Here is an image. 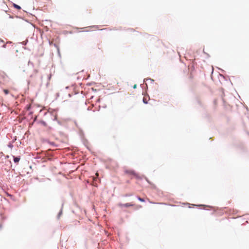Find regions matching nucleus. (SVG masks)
Instances as JSON below:
<instances>
[{
	"label": "nucleus",
	"mask_w": 249,
	"mask_h": 249,
	"mask_svg": "<svg viewBox=\"0 0 249 249\" xmlns=\"http://www.w3.org/2000/svg\"><path fill=\"white\" fill-rule=\"evenodd\" d=\"M20 160L19 157H14V161L15 163H18Z\"/></svg>",
	"instance_id": "20e7f679"
},
{
	"label": "nucleus",
	"mask_w": 249,
	"mask_h": 249,
	"mask_svg": "<svg viewBox=\"0 0 249 249\" xmlns=\"http://www.w3.org/2000/svg\"><path fill=\"white\" fill-rule=\"evenodd\" d=\"M93 179L94 180H95V178L93 177Z\"/></svg>",
	"instance_id": "ddd939ff"
},
{
	"label": "nucleus",
	"mask_w": 249,
	"mask_h": 249,
	"mask_svg": "<svg viewBox=\"0 0 249 249\" xmlns=\"http://www.w3.org/2000/svg\"><path fill=\"white\" fill-rule=\"evenodd\" d=\"M96 177H98L99 176V174L98 173H96Z\"/></svg>",
	"instance_id": "1a4fd4ad"
},
{
	"label": "nucleus",
	"mask_w": 249,
	"mask_h": 249,
	"mask_svg": "<svg viewBox=\"0 0 249 249\" xmlns=\"http://www.w3.org/2000/svg\"><path fill=\"white\" fill-rule=\"evenodd\" d=\"M138 199L140 201H141V202H144V199H143V198H141V197H138Z\"/></svg>",
	"instance_id": "0eeeda50"
},
{
	"label": "nucleus",
	"mask_w": 249,
	"mask_h": 249,
	"mask_svg": "<svg viewBox=\"0 0 249 249\" xmlns=\"http://www.w3.org/2000/svg\"><path fill=\"white\" fill-rule=\"evenodd\" d=\"M7 76L6 74L3 72H0V84L3 83L5 81Z\"/></svg>",
	"instance_id": "f257e3e1"
},
{
	"label": "nucleus",
	"mask_w": 249,
	"mask_h": 249,
	"mask_svg": "<svg viewBox=\"0 0 249 249\" xmlns=\"http://www.w3.org/2000/svg\"><path fill=\"white\" fill-rule=\"evenodd\" d=\"M137 87V85H135L134 86H133V88L135 89Z\"/></svg>",
	"instance_id": "9d476101"
},
{
	"label": "nucleus",
	"mask_w": 249,
	"mask_h": 249,
	"mask_svg": "<svg viewBox=\"0 0 249 249\" xmlns=\"http://www.w3.org/2000/svg\"><path fill=\"white\" fill-rule=\"evenodd\" d=\"M13 6L15 8H16V9H18V10H20L21 9V7L20 6H19V5L16 4H13Z\"/></svg>",
	"instance_id": "39448f33"
},
{
	"label": "nucleus",
	"mask_w": 249,
	"mask_h": 249,
	"mask_svg": "<svg viewBox=\"0 0 249 249\" xmlns=\"http://www.w3.org/2000/svg\"><path fill=\"white\" fill-rule=\"evenodd\" d=\"M118 206L119 207L122 208V207H128L134 206L133 204L130 203H127L125 204H122V203H119L118 204Z\"/></svg>",
	"instance_id": "f03ea898"
},
{
	"label": "nucleus",
	"mask_w": 249,
	"mask_h": 249,
	"mask_svg": "<svg viewBox=\"0 0 249 249\" xmlns=\"http://www.w3.org/2000/svg\"><path fill=\"white\" fill-rule=\"evenodd\" d=\"M126 172L130 174H134V172L133 171H126Z\"/></svg>",
	"instance_id": "6e6552de"
},
{
	"label": "nucleus",
	"mask_w": 249,
	"mask_h": 249,
	"mask_svg": "<svg viewBox=\"0 0 249 249\" xmlns=\"http://www.w3.org/2000/svg\"><path fill=\"white\" fill-rule=\"evenodd\" d=\"M42 124H44V125H46V123L45 122H42Z\"/></svg>",
	"instance_id": "9b49d317"
},
{
	"label": "nucleus",
	"mask_w": 249,
	"mask_h": 249,
	"mask_svg": "<svg viewBox=\"0 0 249 249\" xmlns=\"http://www.w3.org/2000/svg\"><path fill=\"white\" fill-rule=\"evenodd\" d=\"M137 207H138V208H141V207H142V206H140V205H139V206H137Z\"/></svg>",
	"instance_id": "f8f14e48"
},
{
	"label": "nucleus",
	"mask_w": 249,
	"mask_h": 249,
	"mask_svg": "<svg viewBox=\"0 0 249 249\" xmlns=\"http://www.w3.org/2000/svg\"><path fill=\"white\" fill-rule=\"evenodd\" d=\"M3 92H4V93H5V94H8L9 93V90H7V89H4L3 90Z\"/></svg>",
	"instance_id": "423d86ee"
},
{
	"label": "nucleus",
	"mask_w": 249,
	"mask_h": 249,
	"mask_svg": "<svg viewBox=\"0 0 249 249\" xmlns=\"http://www.w3.org/2000/svg\"><path fill=\"white\" fill-rule=\"evenodd\" d=\"M150 98L149 97V96H144L143 98V102L144 103V104H147L148 103V101L149 100Z\"/></svg>",
	"instance_id": "7ed1b4c3"
}]
</instances>
